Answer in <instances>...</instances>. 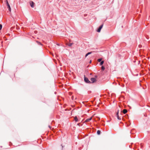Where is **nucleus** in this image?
<instances>
[{
	"mask_svg": "<svg viewBox=\"0 0 150 150\" xmlns=\"http://www.w3.org/2000/svg\"><path fill=\"white\" fill-rule=\"evenodd\" d=\"M73 44V43H69L68 45L69 46H71Z\"/></svg>",
	"mask_w": 150,
	"mask_h": 150,
	"instance_id": "f8f14e48",
	"label": "nucleus"
},
{
	"mask_svg": "<svg viewBox=\"0 0 150 150\" xmlns=\"http://www.w3.org/2000/svg\"><path fill=\"white\" fill-rule=\"evenodd\" d=\"M92 52H88L87 53L86 55H85V57H86L87 56H88V55L91 54Z\"/></svg>",
	"mask_w": 150,
	"mask_h": 150,
	"instance_id": "1a4fd4ad",
	"label": "nucleus"
},
{
	"mask_svg": "<svg viewBox=\"0 0 150 150\" xmlns=\"http://www.w3.org/2000/svg\"><path fill=\"white\" fill-rule=\"evenodd\" d=\"M103 63H104V61H102L100 63V65H102L103 64Z\"/></svg>",
	"mask_w": 150,
	"mask_h": 150,
	"instance_id": "ddd939ff",
	"label": "nucleus"
},
{
	"mask_svg": "<svg viewBox=\"0 0 150 150\" xmlns=\"http://www.w3.org/2000/svg\"><path fill=\"white\" fill-rule=\"evenodd\" d=\"M91 61H90V62L91 63Z\"/></svg>",
	"mask_w": 150,
	"mask_h": 150,
	"instance_id": "412c9836",
	"label": "nucleus"
},
{
	"mask_svg": "<svg viewBox=\"0 0 150 150\" xmlns=\"http://www.w3.org/2000/svg\"><path fill=\"white\" fill-rule=\"evenodd\" d=\"M2 28V25L0 24V30H1Z\"/></svg>",
	"mask_w": 150,
	"mask_h": 150,
	"instance_id": "f3484780",
	"label": "nucleus"
},
{
	"mask_svg": "<svg viewBox=\"0 0 150 150\" xmlns=\"http://www.w3.org/2000/svg\"><path fill=\"white\" fill-rule=\"evenodd\" d=\"M84 80L87 83H91L90 81L87 78L85 77Z\"/></svg>",
	"mask_w": 150,
	"mask_h": 150,
	"instance_id": "f03ea898",
	"label": "nucleus"
},
{
	"mask_svg": "<svg viewBox=\"0 0 150 150\" xmlns=\"http://www.w3.org/2000/svg\"><path fill=\"white\" fill-rule=\"evenodd\" d=\"M100 133V130H98L97 131V134L98 135H99Z\"/></svg>",
	"mask_w": 150,
	"mask_h": 150,
	"instance_id": "9b49d317",
	"label": "nucleus"
},
{
	"mask_svg": "<svg viewBox=\"0 0 150 150\" xmlns=\"http://www.w3.org/2000/svg\"><path fill=\"white\" fill-rule=\"evenodd\" d=\"M6 3L7 5L8 6V10H9L10 12H11V7H10V6L7 0H6Z\"/></svg>",
	"mask_w": 150,
	"mask_h": 150,
	"instance_id": "f257e3e1",
	"label": "nucleus"
},
{
	"mask_svg": "<svg viewBox=\"0 0 150 150\" xmlns=\"http://www.w3.org/2000/svg\"><path fill=\"white\" fill-rule=\"evenodd\" d=\"M2 146H0V148H2Z\"/></svg>",
	"mask_w": 150,
	"mask_h": 150,
	"instance_id": "6ab92c4d",
	"label": "nucleus"
},
{
	"mask_svg": "<svg viewBox=\"0 0 150 150\" xmlns=\"http://www.w3.org/2000/svg\"><path fill=\"white\" fill-rule=\"evenodd\" d=\"M127 112V110L126 109H124L123 110V112L124 114H125Z\"/></svg>",
	"mask_w": 150,
	"mask_h": 150,
	"instance_id": "6e6552de",
	"label": "nucleus"
},
{
	"mask_svg": "<svg viewBox=\"0 0 150 150\" xmlns=\"http://www.w3.org/2000/svg\"><path fill=\"white\" fill-rule=\"evenodd\" d=\"M95 78H97V76H95Z\"/></svg>",
	"mask_w": 150,
	"mask_h": 150,
	"instance_id": "a211bd4d",
	"label": "nucleus"
},
{
	"mask_svg": "<svg viewBox=\"0 0 150 150\" xmlns=\"http://www.w3.org/2000/svg\"><path fill=\"white\" fill-rule=\"evenodd\" d=\"M91 81H92V83H93L94 82H96V79L94 78H91Z\"/></svg>",
	"mask_w": 150,
	"mask_h": 150,
	"instance_id": "423d86ee",
	"label": "nucleus"
},
{
	"mask_svg": "<svg viewBox=\"0 0 150 150\" xmlns=\"http://www.w3.org/2000/svg\"><path fill=\"white\" fill-rule=\"evenodd\" d=\"M103 25H102L99 27V28H98V30H97V31L98 32H100V30L103 26Z\"/></svg>",
	"mask_w": 150,
	"mask_h": 150,
	"instance_id": "39448f33",
	"label": "nucleus"
},
{
	"mask_svg": "<svg viewBox=\"0 0 150 150\" xmlns=\"http://www.w3.org/2000/svg\"><path fill=\"white\" fill-rule=\"evenodd\" d=\"M49 127H50V128H51V127H50V126H49Z\"/></svg>",
	"mask_w": 150,
	"mask_h": 150,
	"instance_id": "aec40b11",
	"label": "nucleus"
},
{
	"mask_svg": "<svg viewBox=\"0 0 150 150\" xmlns=\"http://www.w3.org/2000/svg\"><path fill=\"white\" fill-rule=\"evenodd\" d=\"M102 58H100L98 59V62H101V61L102 60Z\"/></svg>",
	"mask_w": 150,
	"mask_h": 150,
	"instance_id": "2eb2a0df",
	"label": "nucleus"
},
{
	"mask_svg": "<svg viewBox=\"0 0 150 150\" xmlns=\"http://www.w3.org/2000/svg\"><path fill=\"white\" fill-rule=\"evenodd\" d=\"M36 42L38 44L41 45H42V44L40 42H38V41H37Z\"/></svg>",
	"mask_w": 150,
	"mask_h": 150,
	"instance_id": "dca6fc26",
	"label": "nucleus"
},
{
	"mask_svg": "<svg viewBox=\"0 0 150 150\" xmlns=\"http://www.w3.org/2000/svg\"><path fill=\"white\" fill-rule=\"evenodd\" d=\"M30 6L32 8H33L34 7V3L32 1H31L30 2Z\"/></svg>",
	"mask_w": 150,
	"mask_h": 150,
	"instance_id": "20e7f679",
	"label": "nucleus"
},
{
	"mask_svg": "<svg viewBox=\"0 0 150 150\" xmlns=\"http://www.w3.org/2000/svg\"><path fill=\"white\" fill-rule=\"evenodd\" d=\"M105 69V67L103 66H102V67H101V69L103 70H104V69Z\"/></svg>",
	"mask_w": 150,
	"mask_h": 150,
	"instance_id": "4468645a",
	"label": "nucleus"
},
{
	"mask_svg": "<svg viewBox=\"0 0 150 150\" xmlns=\"http://www.w3.org/2000/svg\"><path fill=\"white\" fill-rule=\"evenodd\" d=\"M119 110H117V114H116V116L117 118V119L119 120H121V118L120 117H119V116L118 115V113H119Z\"/></svg>",
	"mask_w": 150,
	"mask_h": 150,
	"instance_id": "7ed1b4c3",
	"label": "nucleus"
},
{
	"mask_svg": "<svg viewBox=\"0 0 150 150\" xmlns=\"http://www.w3.org/2000/svg\"><path fill=\"white\" fill-rule=\"evenodd\" d=\"M92 117H91V118H88V119H87L85 121V122H88L89 121L91 120L92 119Z\"/></svg>",
	"mask_w": 150,
	"mask_h": 150,
	"instance_id": "0eeeda50",
	"label": "nucleus"
},
{
	"mask_svg": "<svg viewBox=\"0 0 150 150\" xmlns=\"http://www.w3.org/2000/svg\"><path fill=\"white\" fill-rule=\"evenodd\" d=\"M74 119V120H75L76 122H77V121H78V119L77 118V117L76 116H75V117Z\"/></svg>",
	"mask_w": 150,
	"mask_h": 150,
	"instance_id": "9d476101",
	"label": "nucleus"
}]
</instances>
